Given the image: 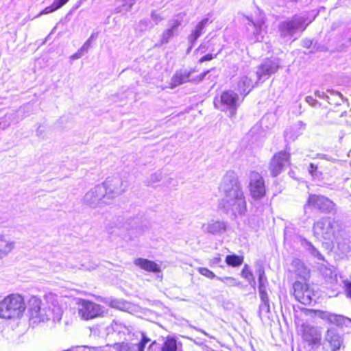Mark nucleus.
Returning <instances> with one entry per match:
<instances>
[{
	"instance_id": "obj_20",
	"label": "nucleus",
	"mask_w": 351,
	"mask_h": 351,
	"mask_svg": "<svg viewBox=\"0 0 351 351\" xmlns=\"http://www.w3.org/2000/svg\"><path fill=\"white\" fill-rule=\"evenodd\" d=\"M194 70L186 71V70H178L171 79L170 87L175 88L178 86L181 85L183 83H186L190 81V75L193 73Z\"/></svg>"
},
{
	"instance_id": "obj_3",
	"label": "nucleus",
	"mask_w": 351,
	"mask_h": 351,
	"mask_svg": "<svg viewBox=\"0 0 351 351\" xmlns=\"http://www.w3.org/2000/svg\"><path fill=\"white\" fill-rule=\"evenodd\" d=\"M26 308L23 298L19 294H10L0 302V317L3 319L20 317Z\"/></svg>"
},
{
	"instance_id": "obj_38",
	"label": "nucleus",
	"mask_w": 351,
	"mask_h": 351,
	"mask_svg": "<svg viewBox=\"0 0 351 351\" xmlns=\"http://www.w3.org/2000/svg\"><path fill=\"white\" fill-rule=\"evenodd\" d=\"M150 341V339L143 334L142 339L138 343H135L138 346V351H144L145 345Z\"/></svg>"
},
{
	"instance_id": "obj_22",
	"label": "nucleus",
	"mask_w": 351,
	"mask_h": 351,
	"mask_svg": "<svg viewBox=\"0 0 351 351\" xmlns=\"http://www.w3.org/2000/svg\"><path fill=\"white\" fill-rule=\"evenodd\" d=\"M134 264L142 269L149 272L158 273L160 271V266L155 262L148 259L142 258H136L134 261Z\"/></svg>"
},
{
	"instance_id": "obj_11",
	"label": "nucleus",
	"mask_w": 351,
	"mask_h": 351,
	"mask_svg": "<svg viewBox=\"0 0 351 351\" xmlns=\"http://www.w3.org/2000/svg\"><path fill=\"white\" fill-rule=\"evenodd\" d=\"M305 20L302 18L293 16L289 20L282 22L279 26V31L282 37L293 36L298 29L303 31L306 27Z\"/></svg>"
},
{
	"instance_id": "obj_34",
	"label": "nucleus",
	"mask_w": 351,
	"mask_h": 351,
	"mask_svg": "<svg viewBox=\"0 0 351 351\" xmlns=\"http://www.w3.org/2000/svg\"><path fill=\"white\" fill-rule=\"evenodd\" d=\"M276 69L271 66L263 64L259 67V71L261 75H270L275 73Z\"/></svg>"
},
{
	"instance_id": "obj_41",
	"label": "nucleus",
	"mask_w": 351,
	"mask_h": 351,
	"mask_svg": "<svg viewBox=\"0 0 351 351\" xmlns=\"http://www.w3.org/2000/svg\"><path fill=\"white\" fill-rule=\"evenodd\" d=\"M69 0H54V3L58 6V8L60 9L63 5H64Z\"/></svg>"
},
{
	"instance_id": "obj_18",
	"label": "nucleus",
	"mask_w": 351,
	"mask_h": 351,
	"mask_svg": "<svg viewBox=\"0 0 351 351\" xmlns=\"http://www.w3.org/2000/svg\"><path fill=\"white\" fill-rule=\"evenodd\" d=\"M335 252L339 258L347 257L351 254V241L348 239L341 238L337 240Z\"/></svg>"
},
{
	"instance_id": "obj_24",
	"label": "nucleus",
	"mask_w": 351,
	"mask_h": 351,
	"mask_svg": "<svg viewBox=\"0 0 351 351\" xmlns=\"http://www.w3.org/2000/svg\"><path fill=\"white\" fill-rule=\"evenodd\" d=\"M251 80L247 77L241 78L238 82V88L240 94L243 99L251 90L250 88Z\"/></svg>"
},
{
	"instance_id": "obj_10",
	"label": "nucleus",
	"mask_w": 351,
	"mask_h": 351,
	"mask_svg": "<svg viewBox=\"0 0 351 351\" xmlns=\"http://www.w3.org/2000/svg\"><path fill=\"white\" fill-rule=\"evenodd\" d=\"M302 338L310 346L318 348L322 345V328L308 324H303L301 326Z\"/></svg>"
},
{
	"instance_id": "obj_47",
	"label": "nucleus",
	"mask_w": 351,
	"mask_h": 351,
	"mask_svg": "<svg viewBox=\"0 0 351 351\" xmlns=\"http://www.w3.org/2000/svg\"><path fill=\"white\" fill-rule=\"evenodd\" d=\"M167 32V34H168L169 36H171V34H172V30H171V29H168Z\"/></svg>"
},
{
	"instance_id": "obj_2",
	"label": "nucleus",
	"mask_w": 351,
	"mask_h": 351,
	"mask_svg": "<svg viewBox=\"0 0 351 351\" xmlns=\"http://www.w3.org/2000/svg\"><path fill=\"white\" fill-rule=\"evenodd\" d=\"M342 231L341 223L330 217H323L315 221L313 226L314 235L325 240L337 239Z\"/></svg>"
},
{
	"instance_id": "obj_33",
	"label": "nucleus",
	"mask_w": 351,
	"mask_h": 351,
	"mask_svg": "<svg viewBox=\"0 0 351 351\" xmlns=\"http://www.w3.org/2000/svg\"><path fill=\"white\" fill-rule=\"evenodd\" d=\"M119 351H138V349L135 343H122L119 346Z\"/></svg>"
},
{
	"instance_id": "obj_17",
	"label": "nucleus",
	"mask_w": 351,
	"mask_h": 351,
	"mask_svg": "<svg viewBox=\"0 0 351 351\" xmlns=\"http://www.w3.org/2000/svg\"><path fill=\"white\" fill-rule=\"evenodd\" d=\"M227 228L226 223L221 221L211 220L202 225V230L205 233L213 235L221 234L223 233Z\"/></svg>"
},
{
	"instance_id": "obj_30",
	"label": "nucleus",
	"mask_w": 351,
	"mask_h": 351,
	"mask_svg": "<svg viewBox=\"0 0 351 351\" xmlns=\"http://www.w3.org/2000/svg\"><path fill=\"white\" fill-rule=\"evenodd\" d=\"M15 243L14 241L8 242L4 248L0 250V257L2 259L4 256H6L14 248Z\"/></svg>"
},
{
	"instance_id": "obj_21",
	"label": "nucleus",
	"mask_w": 351,
	"mask_h": 351,
	"mask_svg": "<svg viewBox=\"0 0 351 351\" xmlns=\"http://www.w3.org/2000/svg\"><path fill=\"white\" fill-rule=\"evenodd\" d=\"M40 303V300L36 297H32L29 301L31 317L36 319L38 322H42V315H44L45 311L41 309Z\"/></svg>"
},
{
	"instance_id": "obj_7",
	"label": "nucleus",
	"mask_w": 351,
	"mask_h": 351,
	"mask_svg": "<svg viewBox=\"0 0 351 351\" xmlns=\"http://www.w3.org/2000/svg\"><path fill=\"white\" fill-rule=\"evenodd\" d=\"M291 152L289 149L280 150L274 154L269 162V170L274 176L282 173L291 166Z\"/></svg>"
},
{
	"instance_id": "obj_31",
	"label": "nucleus",
	"mask_w": 351,
	"mask_h": 351,
	"mask_svg": "<svg viewBox=\"0 0 351 351\" xmlns=\"http://www.w3.org/2000/svg\"><path fill=\"white\" fill-rule=\"evenodd\" d=\"M217 279L229 286H239L240 282H238L234 278L226 276V277H217Z\"/></svg>"
},
{
	"instance_id": "obj_50",
	"label": "nucleus",
	"mask_w": 351,
	"mask_h": 351,
	"mask_svg": "<svg viewBox=\"0 0 351 351\" xmlns=\"http://www.w3.org/2000/svg\"><path fill=\"white\" fill-rule=\"evenodd\" d=\"M349 123L351 125V121H349Z\"/></svg>"
},
{
	"instance_id": "obj_36",
	"label": "nucleus",
	"mask_w": 351,
	"mask_h": 351,
	"mask_svg": "<svg viewBox=\"0 0 351 351\" xmlns=\"http://www.w3.org/2000/svg\"><path fill=\"white\" fill-rule=\"evenodd\" d=\"M197 271H199V273L200 274H202L210 279H213L215 278H217V277L212 271L209 270L208 269H207L206 267H199L197 269Z\"/></svg>"
},
{
	"instance_id": "obj_4",
	"label": "nucleus",
	"mask_w": 351,
	"mask_h": 351,
	"mask_svg": "<svg viewBox=\"0 0 351 351\" xmlns=\"http://www.w3.org/2000/svg\"><path fill=\"white\" fill-rule=\"evenodd\" d=\"M240 102L239 94L228 89L222 91L219 97H215L213 104L217 109L223 111L229 110L230 117H234L237 114Z\"/></svg>"
},
{
	"instance_id": "obj_25",
	"label": "nucleus",
	"mask_w": 351,
	"mask_h": 351,
	"mask_svg": "<svg viewBox=\"0 0 351 351\" xmlns=\"http://www.w3.org/2000/svg\"><path fill=\"white\" fill-rule=\"evenodd\" d=\"M257 273L258 275V291L259 293H267L266 287L268 284L267 278L265 276L264 269L262 267H260Z\"/></svg>"
},
{
	"instance_id": "obj_45",
	"label": "nucleus",
	"mask_w": 351,
	"mask_h": 351,
	"mask_svg": "<svg viewBox=\"0 0 351 351\" xmlns=\"http://www.w3.org/2000/svg\"><path fill=\"white\" fill-rule=\"evenodd\" d=\"M219 262H221V258L220 257H216V258H214L213 260H212V263L213 264H217L219 263Z\"/></svg>"
},
{
	"instance_id": "obj_46",
	"label": "nucleus",
	"mask_w": 351,
	"mask_h": 351,
	"mask_svg": "<svg viewBox=\"0 0 351 351\" xmlns=\"http://www.w3.org/2000/svg\"><path fill=\"white\" fill-rule=\"evenodd\" d=\"M180 22L176 21V23H175L174 25L173 26V27H178L180 25Z\"/></svg>"
},
{
	"instance_id": "obj_49",
	"label": "nucleus",
	"mask_w": 351,
	"mask_h": 351,
	"mask_svg": "<svg viewBox=\"0 0 351 351\" xmlns=\"http://www.w3.org/2000/svg\"><path fill=\"white\" fill-rule=\"evenodd\" d=\"M154 343H156V341H153V343L150 345V346H152Z\"/></svg>"
},
{
	"instance_id": "obj_19",
	"label": "nucleus",
	"mask_w": 351,
	"mask_h": 351,
	"mask_svg": "<svg viewBox=\"0 0 351 351\" xmlns=\"http://www.w3.org/2000/svg\"><path fill=\"white\" fill-rule=\"evenodd\" d=\"M291 267L295 274L300 278L306 280L310 277V269L300 259L292 261Z\"/></svg>"
},
{
	"instance_id": "obj_12",
	"label": "nucleus",
	"mask_w": 351,
	"mask_h": 351,
	"mask_svg": "<svg viewBox=\"0 0 351 351\" xmlns=\"http://www.w3.org/2000/svg\"><path fill=\"white\" fill-rule=\"evenodd\" d=\"M343 339L342 336L334 328L327 330L322 344L324 348L330 351L339 350L343 346Z\"/></svg>"
},
{
	"instance_id": "obj_29",
	"label": "nucleus",
	"mask_w": 351,
	"mask_h": 351,
	"mask_svg": "<svg viewBox=\"0 0 351 351\" xmlns=\"http://www.w3.org/2000/svg\"><path fill=\"white\" fill-rule=\"evenodd\" d=\"M177 341L173 337H167L164 342L161 351H177Z\"/></svg>"
},
{
	"instance_id": "obj_9",
	"label": "nucleus",
	"mask_w": 351,
	"mask_h": 351,
	"mask_svg": "<svg viewBox=\"0 0 351 351\" xmlns=\"http://www.w3.org/2000/svg\"><path fill=\"white\" fill-rule=\"evenodd\" d=\"M293 289L295 299L304 305H311L315 302L314 291L308 284L295 281Z\"/></svg>"
},
{
	"instance_id": "obj_43",
	"label": "nucleus",
	"mask_w": 351,
	"mask_h": 351,
	"mask_svg": "<svg viewBox=\"0 0 351 351\" xmlns=\"http://www.w3.org/2000/svg\"><path fill=\"white\" fill-rule=\"evenodd\" d=\"M247 280L249 282L250 285L252 287H255V286H256V281H255V279H254V276L252 277V279H248Z\"/></svg>"
},
{
	"instance_id": "obj_14",
	"label": "nucleus",
	"mask_w": 351,
	"mask_h": 351,
	"mask_svg": "<svg viewBox=\"0 0 351 351\" xmlns=\"http://www.w3.org/2000/svg\"><path fill=\"white\" fill-rule=\"evenodd\" d=\"M250 191L252 198L261 199L265 195V186L263 177H255L252 179L250 185Z\"/></svg>"
},
{
	"instance_id": "obj_5",
	"label": "nucleus",
	"mask_w": 351,
	"mask_h": 351,
	"mask_svg": "<svg viewBox=\"0 0 351 351\" xmlns=\"http://www.w3.org/2000/svg\"><path fill=\"white\" fill-rule=\"evenodd\" d=\"M84 203L92 208H102L110 205L109 196L106 195V191L104 186L98 184L88 191L83 199Z\"/></svg>"
},
{
	"instance_id": "obj_13",
	"label": "nucleus",
	"mask_w": 351,
	"mask_h": 351,
	"mask_svg": "<svg viewBox=\"0 0 351 351\" xmlns=\"http://www.w3.org/2000/svg\"><path fill=\"white\" fill-rule=\"evenodd\" d=\"M312 206L321 212L326 213L335 210V204L328 197L322 195H311L305 206Z\"/></svg>"
},
{
	"instance_id": "obj_32",
	"label": "nucleus",
	"mask_w": 351,
	"mask_h": 351,
	"mask_svg": "<svg viewBox=\"0 0 351 351\" xmlns=\"http://www.w3.org/2000/svg\"><path fill=\"white\" fill-rule=\"evenodd\" d=\"M214 44L211 43L210 40L207 41L206 43H202L199 45V46L195 49V52L197 53H206L207 51H213V49H210V46H213Z\"/></svg>"
},
{
	"instance_id": "obj_42",
	"label": "nucleus",
	"mask_w": 351,
	"mask_h": 351,
	"mask_svg": "<svg viewBox=\"0 0 351 351\" xmlns=\"http://www.w3.org/2000/svg\"><path fill=\"white\" fill-rule=\"evenodd\" d=\"M345 286H346V292L348 293V295L350 296V298H351V282H345Z\"/></svg>"
},
{
	"instance_id": "obj_16",
	"label": "nucleus",
	"mask_w": 351,
	"mask_h": 351,
	"mask_svg": "<svg viewBox=\"0 0 351 351\" xmlns=\"http://www.w3.org/2000/svg\"><path fill=\"white\" fill-rule=\"evenodd\" d=\"M320 317L329 323L336 324L341 328L343 326L351 328V319L342 315L322 312Z\"/></svg>"
},
{
	"instance_id": "obj_23",
	"label": "nucleus",
	"mask_w": 351,
	"mask_h": 351,
	"mask_svg": "<svg viewBox=\"0 0 351 351\" xmlns=\"http://www.w3.org/2000/svg\"><path fill=\"white\" fill-rule=\"evenodd\" d=\"M206 22L207 19H204L199 22L195 26V29L189 35L188 39L191 44H194L197 38L202 35Z\"/></svg>"
},
{
	"instance_id": "obj_15",
	"label": "nucleus",
	"mask_w": 351,
	"mask_h": 351,
	"mask_svg": "<svg viewBox=\"0 0 351 351\" xmlns=\"http://www.w3.org/2000/svg\"><path fill=\"white\" fill-rule=\"evenodd\" d=\"M62 308L58 302L53 301L51 304L48 306L44 315H42L41 321L45 322L52 319L53 322H60L62 319Z\"/></svg>"
},
{
	"instance_id": "obj_8",
	"label": "nucleus",
	"mask_w": 351,
	"mask_h": 351,
	"mask_svg": "<svg viewBox=\"0 0 351 351\" xmlns=\"http://www.w3.org/2000/svg\"><path fill=\"white\" fill-rule=\"evenodd\" d=\"M104 186L106 195L109 196L111 204L114 199L121 195L128 187L127 182H124L121 177H108L106 180L101 184Z\"/></svg>"
},
{
	"instance_id": "obj_28",
	"label": "nucleus",
	"mask_w": 351,
	"mask_h": 351,
	"mask_svg": "<svg viewBox=\"0 0 351 351\" xmlns=\"http://www.w3.org/2000/svg\"><path fill=\"white\" fill-rule=\"evenodd\" d=\"M243 262V257L236 254L228 255L226 257V264L234 267L240 266Z\"/></svg>"
},
{
	"instance_id": "obj_37",
	"label": "nucleus",
	"mask_w": 351,
	"mask_h": 351,
	"mask_svg": "<svg viewBox=\"0 0 351 351\" xmlns=\"http://www.w3.org/2000/svg\"><path fill=\"white\" fill-rule=\"evenodd\" d=\"M241 276L246 280L252 279L254 276L252 272L249 268L247 265H245L242 271H241Z\"/></svg>"
},
{
	"instance_id": "obj_6",
	"label": "nucleus",
	"mask_w": 351,
	"mask_h": 351,
	"mask_svg": "<svg viewBox=\"0 0 351 351\" xmlns=\"http://www.w3.org/2000/svg\"><path fill=\"white\" fill-rule=\"evenodd\" d=\"M78 315L84 320H90L102 316L104 306L93 302L80 299L77 302Z\"/></svg>"
},
{
	"instance_id": "obj_26",
	"label": "nucleus",
	"mask_w": 351,
	"mask_h": 351,
	"mask_svg": "<svg viewBox=\"0 0 351 351\" xmlns=\"http://www.w3.org/2000/svg\"><path fill=\"white\" fill-rule=\"evenodd\" d=\"M302 245L305 247L306 250L314 257L317 258L318 260L324 261V257L320 253V252L316 248L311 242L308 241L304 239L302 241Z\"/></svg>"
},
{
	"instance_id": "obj_40",
	"label": "nucleus",
	"mask_w": 351,
	"mask_h": 351,
	"mask_svg": "<svg viewBox=\"0 0 351 351\" xmlns=\"http://www.w3.org/2000/svg\"><path fill=\"white\" fill-rule=\"evenodd\" d=\"M318 169V166L313 163H311L308 167V171L312 176H316V173Z\"/></svg>"
},
{
	"instance_id": "obj_39",
	"label": "nucleus",
	"mask_w": 351,
	"mask_h": 351,
	"mask_svg": "<svg viewBox=\"0 0 351 351\" xmlns=\"http://www.w3.org/2000/svg\"><path fill=\"white\" fill-rule=\"evenodd\" d=\"M58 9L59 8H58V6L56 5V3L53 1L49 6H47L44 10H43L40 12V14H47L51 13Z\"/></svg>"
},
{
	"instance_id": "obj_1",
	"label": "nucleus",
	"mask_w": 351,
	"mask_h": 351,
	"mask_svg": "<svg viewBox=\"0 0 351 351\" xmlns=\"http://www.w3.org/2000/svg\"><path fill=\"white\" fill-rule=\"evenodd\" d=\"M224 197L219 206L225 213L234 217L243 216L247 211V203L240 184L236 177H224L219 185Z\"/></svg>"
},
{
	"instance_id": "obj_35",
	"label": "nucleus",
	"mask_w": 351,
	"mask_h": 351,
	"mask_svg": "<svg viewBox=\"0 0 351 351\" xmlns=\"http://www.w3.org/2000/svg\"><path fill=\"white\" fill-rule=\"evenodd\" d=\"M221 50H219L216 53H206V54L204 55L203 56H202L199 59L198 62L199 63H202V62H206V61H211L213 59L216 58L217 56L221 53Z\"/></svg>"
},
{
	"instance_id": "obj_44",
	"label": "nucleus",
	"mask_w": 351,
	"mask_h": 351,
	"mask_svg": "<svg viewBox=\"0 0 351 351\" xmlns=\"http://www.w3.org/2000/svg\"><path fill=\"white\" fill-rule=\"evenodd\" d=\"M152 17L155 21L161 20L162 19L161 17L160 16H158V14H156V13H155V12H152Z\"/></svg>"
},
{
	"instance_id": "obj_48",
	"label": "nucleus",
	"mask_w": 351,
	"mask_h": 351,
	"mask_svg": "<svg viewBox=\"0 0 351 351\" xmlns=\"http://www.w3.org/2000/svg\"><path fill=\"white\" fill-rule=\"evenodd\" d=\"M0 240L4 241V237L3 235H0Z\"/></svg>"
},
{
	"instance_id": "obj_27",
	"label": "nucleus",
	"mask_w": 351,
	"mask_h": 351,
	"mask_svg": "<svg viewBox=\"0 0 351 351\" xmlns=\"http://www.w3.org/2000/svg\"><path fill=\"white\" fill-rule=\"evenodd\" d=\"M261 304L259 306V313H268L270 311L269 298L267 293H259Z\"/></svg>"
}]
</instances>
